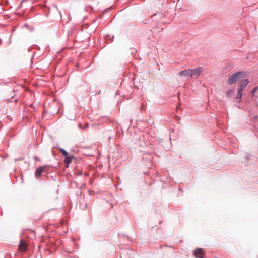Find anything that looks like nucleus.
Returning a JSON list of instances; mask_svg holds the SVG:
<instances>
[{
	"label": "nucleus",
	"mask_w": 258,
	"mask_h": 258,
	"mask_svg": "<svg viewBox=\"0 0 258 258\" xmlns=\"http://www.w3.org/2000/svg\"><path fill=\"white\" fill-rule=\"evenodd\" d=\"M246 76V73L243 72H239L232 74L227 80V83L232 85L236 83L238 80Z\"/></svg>",
	"instance_id": "nucleus-1"
},
{
	"label": "nucleus",
	"mask_w": 258,
	"mask_h": 258,
	"mask_svg": "<svg viewBox=\"0 0 258 258\" xmlns=\"http://www.w3.org/2000/svg\"><path fill=\"white\" fill-rule=\"evenodd\" d=\"M203 71V69L202 67H198L195 69H191V77L197 78Z\"/></svg>",
	"instance_id": "nucleus-2"
},
{
	"label": "nucleus",
	"mask_w": 258,
	"mask_h": 258,
	"mask_svg": "<svg viewBox=\"0 0 258 258\" xmlns=\"http://www.w3.org/2000/svg\"><path fill=\"white\" fill-rule=\"evenodd\" d=\"M18 250L20 252H25L27 250V244L25 241L21 240L20 242Z\"/></svg>",
	"instance_id": "nucleus-3"
},
{
	"label": "nucleus",
	"mask_w": 258,
	"mask_h": 258,
	"mask_svg": "<svg viewBox=\"0 0 258 258\" xmlns=\"http://www.w3.org/2000/svg\"><path fill=\"white\" fill-rule=\"evenodd\" d=\"M204 253L203 249L197 248L194 252V255L196 258H203Z\"/></svg>",
	"instance_id": "nucleus-4"
},
{
	"label": "nucleus",
	"mask_w": 258,
	"mask_h": 258,
	"mask_svg": "<svg viewBox=\"0 0 258 258\" xmlns=\"http://www.w3.org/2000/svg\"><path fill=\"white\" fill-rule=\"evenodd\" d=\"M179 75L181 76H184L186 77H191V69H187L180 71Z\"/></svg>",
	"instance_id": "nucleus-5"
},
{
	"label": "nucleus",
	"mask_w": 258,
	"mask_h": 258,
	"mask_svg": "<svg viewBox=\"0 0 258 258\" xmlns=\"http://www.w3.org/2000/svg\"><path fill=\"white\" fill-rule=\"evenodd\" d=\"M46 168V166H42L38 168L35 172V175L36 176H38V178H39L43 170Z\"/></svg>",
	"instance_id": "nucleus-6"
},
{
	"label": "nucleus",
	"mask_w": 258,
	"mask_h": 258,
	"mask_svg": "<svg viewBox=\"0 0 258 258\" xmlns=\"http://www.w3.org/2000/svg\"><path fill=\"white\" fill-rule=\"evenodd\" d=\"M249 81L248 79H245L242 82H241L239 84V87L238 89L241 90L243 91L244 88L246 86V85L248 84Z\"/></svg>",
	"instance_id": "nucleus-7"
},
{
	"label": "nucleus",
	"mask_w": 258,
	"mask_h": 258,
	"mask_svg": "<svg viewBox=\"0 0 258 258\" xmlns=\"http://www.w3.org/2000/svg\"><path fill=\"white\" fill-rule=\"evenodd\" d=\"M73 159H74V157L73 156H67V157H66L65 160H64V163L67 165V167H68L69 164L72 162V160Z\"/></svg>",
	"instance_id": "nucleus-8"
},
{
	"label": "nucleus",
	"mask_w": 258,
	"mask_h": 258,
	"mask_svg": "<svg viewBox=\"0 0 258 258\" xmlns=\"http://www.w3.org/2000/svg\"><path fill=\"white\" fill-rule=\"evenodd\" d=\"M242 91H243L241 90L238 89L236 97L235 98L236 102H238L240 101V98L242 96Z\"/></svg>",
	"instance_id": "nucleus-9"
},
{
	"label": "nucleus",
	"mask_w": 258,
	"mask_h": 258,
	"mask_svg": "<svg viewBox=\"0 0 258 258\" xmlns=\"http://www.w3.org/2000/svg\"><path fill=\"white\" fill-rule=\"evenodd\" d=\"M59 151L64 156V157H67L68 156V152L65 150H64L62 148H59Z\"/></svg>",
	"instance_id": "nucleus-10"
},
{
	"label": "nucleus",
	"mask_w": 258,
	"mask_h": 258,
	"mask_svg": "<svg viewBox=\"0 0 258 258\" xmlns=\"http://www.w3.org/2000/svg\"><path fill=\"white\" fill-rule=\"evenodd\" d=\"M234 92V91L232 90H229L227 92L226 94L227 96H230Z\"/></svg>",
	"instance_id": "nucleus-11"
},
{
	"label": "nucleus",
	"mask_w": 258,
	"mask_h": 258,
	"mask_svg": "<svg viewBox=\"0 0 258 258\" xmlns=\"http://www.w3.org/2000/svg\"><path fill=\"white\" fill-rule=\"evenodd\" d=\"M256 90H257V88H254L252 90V94H254L255 93V92L256 91Z\"/></svg>",
	"instance_id": "nucleus-12"
}]
</instances>
